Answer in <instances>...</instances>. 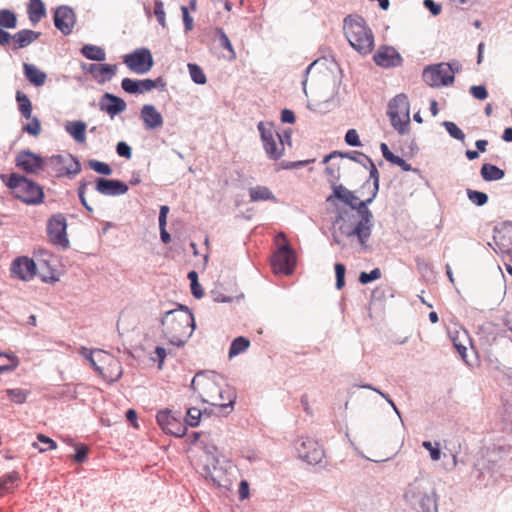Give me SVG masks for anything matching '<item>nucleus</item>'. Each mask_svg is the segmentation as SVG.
Wrapping results in <instances>:
<instances>
[{"instance_id":"50","label":"nucleus","mask_w":512,"mask_h":512,"mask_svg":"<svg viewBox=\"0 0 512 512\" xmlns=\"http://www.w3.org/2000/svg\"><path fill=\"white\" fill-rule=\"evenodd\" d=\"M345 272L346 268L342 263L335 264V274H336V287L337 289H342L345 285Z\"/></svg>"},{"instance_id":"37","label":"nucleus","mask_w":512,"mask_h":512,"mask_svg":"<svg viewBox=\"0 0 512 512\" xmlns=\"http://www.w3.org/2000/svg\"><path fill=\"white\" fill-rule=\"evenodd\" d=\"M17 26V17L15 13L10 10H0V27L12 29Z\"/></svg>"},{"instance_id":"29","label":"nucleus","mask_w":512,"mask_h":512,"mask_svg":"<svg viewBox=\"0 0 512 512\" xmlns=\"http://www.w3.org/2000/svg\"><path fill=\"white\" fill-rule=\"evenodd\" d=\"M29 20L33 25L38 24L46 16V7L42 0H29L27 7Z\"/></svg>"},{"instance_id":"38","label":"nucleus","mask_w":512,"mask_h":512,"mask_svg":"<svg viewBox=\"0 0 512 512\" xmlns=\"http://www.w3.org/2000/svg\"><path fill=\"white\" fill-rule=\"evenodd\" d=\"M217 35H218L219 46L226 49L229 53L227 58L229 60H234L236 58V53L233 49V46H232L228 36L226 35V33L223 31V29H217Z\"/></svg>"},{"instance_id":"1","label":"nucleus","mask_w":512,"mask_h":512,"mask_svg":"<svg viewBox=\"0 0 512 512\" xmlns=\"http://www.w3.org/2000/svg\"><path fill=\"white\" fill-rule=\"evenodd\" d=\"M191 387L204 402L218 409L219 414L226 415L233 410L236 393L228 385L221 386L215 378L197 374Z\"/></svg>"},{"instance_id":"55","label":"nucleus","mask_w":512,"mask_h":512,"mask_svg":"<svg viewBox=\"0 0 512 512\" xmlns=\"http://www.w3.org/2000/svg\"><path fill=\"white\" fill-rule=\"evenodd\" d=\"M470 93L471 95L478 99V100H484L488 96V92L485 86L483 85H475L470 87Z\"/></svg>"},{"instance_id":"21","label":"nucleus","mask_w":512,"mask_h":512,"mask_svg":"<svg viewBox=\"0 0 512 512\" xmlns=\"http://www.w3.org/2000/svg\"><path fill=\"white\" fill-rule=\"evenodd\" d=\"M67 223L62 215L53 216L47 225L48 236L52 243L66 246L68 239L66 235Z\"/></svg>"},{"instance_id":"28","label":"nucleus","mask_w":512,"mask_h":512,"mask_svg":"<svg viewBox=\"0 0 512 512\" xmlns=\"http://www.w3.org/2000/svg\"><path fill=\"white\" fill-rule=\"evenodd\" d=\"M23 70L27 80L34 86L39 87L45 84L47 75L36 66L24 63Z\"/></svg>"},{"instance_id":"12","label":"nucleus","mask_w":512,"mask_h":512,"mask_svg":"<svg viewBox=\"0 0 512 512\" xmlns=\"http://www.w3.org/2000/svg\"><path fill=\"white\" fill-rule=\"evenodd\" d=\"M266 154L272 160H278L284 154V143L281 136L272 127H265L263 122L258 124Z\"/></svg>"},{"instance_id":"41","label":"nucleus","mask_w":512,"mask_h":512,"mask_svg":"<svg viewBox=\"0 0 512 512\" xmlns=\"http://www.w3.org/2000/svg\"><path fill=\"white\" fill-rule=\"evenodd\" d=\"M467 196L477 206H483L488 202V196L484 192L467 189Z\"/></svg>"},{"instance_id":"39","label":"nucleus","mask_w":512,"mask_h":512,"mask_svg":"<svg viewBox=\"0 0 512 512\" xmlns=\"http://www.w3.org/2000/svg\"><path fill=\"white\" fill-rule=\"evenodd\" d=\"M18 473L11 472L0 479V493L8 492L18 481Z\"/></svg>"},{"instance_id":"15","label":"nucleus","mask_w":512,"mask_h":512,"mask_svg":"<svg viewBox=\"0 0 512 512\" xmlns=\"http://www.w3.org/2000/svg\"><path fill=\"white\" fill-rule=\"evenodd\" d=\"M37 272L36 263L27 256H20L14 259L10 266V273L13 278L22 281L32 280Z\"/></svg>"},{"instance_id":"64","label":"nucleus","mask_w":512,"mask_h":512,"mask_svg":"<svg viewBox=\"0 0 512 512\" xmlns=\"http://www.w3.org/2000/svg\"><path fill=\"white\" fill-rule=\"evenodd\" d=\"M424 4L434 15L439 14L441 11V7L435 4L433 0H425Z\"/></svg>"},{"instance_id":"19","label":"nucleus","mask_w":512,"mask_h":512,"mask_svg":"<svg viewBox=\"0 0 512 512\" xmlns=\"http://www.w3.org/2000/svg\"><path fill=\"white\" fill-rule=\"evenodd\" d=\"M297 451L299 457L309 464L319 463L324 456L323 449L319 443L312 438L302 439L297 447Z\"/></svg>"},{"instance_id":"31","label":"nucleus","mask_w":512,"mask_h":512,"mask_svg":"<svg viewBox=\"0 0 512 512\" xmlns=\"http://www.w3.org/2000/svg\"><path fill=\"white\" fill-rule=\"evenodd\" d=\"M65 129L69 135L73 137L78 143H85L86 141V124L83 121L68 122Z\"/></svg>"},{"instance_id":"11","label":"nucleus","mask_w":512,"mask_h":512,"mask_svg":"<svg viewBox=\"0 0 512 512\" xmlns=\"http://www.w3.org/2000/svg\"><path fill=\"white\" fill-rule=\"evenodd\" d=\"M46 168L57 177L74 176L81 171L79 161L69 153L51 156L47 159Z\"/></svg>"},{"instance_id":"16","label":"nucleus","mask_w":512,"mask_h":512,"mask_svg":"<svg viewBox=\"0 0 512 512\" xmlns=\"http://www.w3.org/2000/svg\"><path fill=\"white\" fill-rule=\"evenodd\" d=\"M157 422L161 429L167 433L176 437H182L186 434V425L174 415L171 411H160L156 416Z\"/></svg>"},{"instance_id":"45","label":"nucleus","mask_w":512,"mask_h":512,"mask_svg":"<svg viewBox=\"0 0 512 512\" xmlns=\"http://www.w3.org/2000/svg\"><path fill=\"white\" fill-rule=\"evenodd\" d=\"M381 270L379 268H375L369 273L367 272H361L359 276V282L361 284H368L372 281L378 280L381 278Z\"/></svg>"},{"instance_id":"61","label":"nucleus","mask_w":512,"mask_h":512,"mask_svg":"<svg viewBox=\"0 0 512 512\" xmlns=\"http://www.w3.org/2000/svg\"><path fill=\"white\" fill-rule=\"evenodd\" d=\"M168 212H169V207L168 206L163 205V206L160 207L159 227H166Z\"/></svg>"},{"instance_id":"54","label":"nucleus","mask_w":512,"mask_h":512,"mask_svg":"<svg viewBox=\"0 0 512 512\" xmlns=\"http://www.w3.org/2000/svg\"><path fill=\"white\" fill-rule=\"evenodd\" d=\"M7 394L15 403L21 404L26 401V393L21 389H10L7 391Z\"/></svg>"},{"instance_id":"18","label":"nucleus","mask_w":512,"mask_h":512,"mask_svg":"<svg viewBox=\"0 0 512 512\" xmlns=\"http://www.w3.org/2000/svg\"><path fill=\"white\" fill-rule=\"evenodd\" d=\"M333 194L328 197L327 201H332L333 198H337L349 205L353 209H357L359 213L365 212L367 203L371 202V199L366 201L360 200L352 191L346 189L342 185H333Z\"/></svg>"},{"instance_id":"2","label":"nucleus","mask_w":512,"mask_h":512,"mask_svg":"<svg viewBox=\"0 0 512 512\" xmlns=\"http://www.w3.org/2000/svg\"><path fill=\"white\" fill-rule=\"evenodd\" d=\"M161 324L164 336L175 346L184 345L195 329L194 316L184 307L166 312Z\"/></svg>"},{"instance_id":"63","label":"nucleus","mask_w":512,"mask_h":512,"mask_svg":"<svg viewBox=\"0 0 512 512\" xmlns=\"http://www.w3.org/2000/svg\"><path fill=\"white\" fill-rule=\"evenodd\" d=\"M249 496V485L246 481H241L239 485V497L240 499H246Z\"/></svg>"},{"instance_id":"56","label":"nucleus","mask_w":512,"mask_h":512,"mask_svg":"<svg viewBox=\"0 0 512 512\" xmlns=\"http://www.w3.org/2000/svg\"><path fill=\"white\" fill-rule=\"evenodd\" d=\"M345 141L350 146H360L361 145L358 133L355 129H350L347 131V133L345 135Z\"/></svg>"},{"instance_id":"22","label":"nucleus","mask_w":512,"mask_h":512,"mask_svg":"<svg viewBox=\"0 0 512 512\" xmlns=\"http://www.w3.org/2000/svg\"><path fill=\"white\" fill-rule=\"evenodd\" d=\"M373 59L378 66L384 68L396 67L402 63V57L398 51L389 46L380 47Z\"/></svg>"},{"instance_id":"57","label":"nucleus","mask_w":512,"mask_h":512,"mask_svg":"<svg viewBox=\"0 0 512 512\" xmlns=\"http://www.w3.org/2000/svg\"><path fill=\"white\" fill-rule=\"evenodd\" d=\"M117 154L121 157H125L130 159L132 156V151L130 146L125 142H119L116 146Z\"/></svg>"},{"instance_id":"5","label":"nucleus","mask_w":512,"mask_h":512,"mask_svg":"<svg viewBox=\"0 0 512 512\" xmlns=\"http://www.w3.org/2000/svg\"><path fill=\"white\" fill-rule=\"evenodd\" d=\"M343 28L348 42L360 54L367 55L373 50L374 36L362 17H346Z\"/></svg>"},{"instance_id":"35","label":"nucleus","mask_w":512,"mask_h":512,"mask_svg":"<svg viewBox=\"0 0 512 512\" xmlns=\"http://www.w3.org/2000/svg\"><path fill=\"white\" fill-rule=\"evenodd\" d=\"M16 100L21 115L26 119H30L32 115V104L28 96L21 91H17Z\"/></svg>"},{"instance_id":"42","label":"nucleus","mask_w":512,"mask_h":512,"mask_svg":"<svg viewBox=\"0 0 512 512\" xmlns=\"http://www.w3.org/2000/svg\"><path fill=\"white\" fill-rule=\"evenodd\" d=\"M162 82L161 78L157 80L143 79L138 80V94L149 92L157 87L158 83Z\"/></svg>"},{"instance_id":"26","label":"nucleus","mask_w":512,"mask_h":512,"mask_svg":"<svg viewBox=\"0 0 512 512\" xmlns=\"http://www.w3.org/2000/svg\"><path fill=\"white\" fill-rule=\"evenodd\" d=\"M101 109L113 117L114 115L119 114L126 109V103L123 99L113 94L106 93L103 96Z\"/></svg>"},{"instance_id":"23","label":"nucleus","mask_w":512,"mask_h":512,"mask_svg":"<svg viewBox=\"0 0 512 512\" xmlns=\"http://www.w3.org/2000/svg\"><path fill=\"white\" fill-rule=\"evenodd\" d=\"M96 190L107 196L123 195L128 191V186L119 180L99 178L96 181Z\"/></svg>"},{"instance_id":"60","label":"nucleus","mask_w":512,"mask_h":512,"mask_svg":"<svg viewBox=\"0 0 512 512\" xmlns=\"http://www.w3.org/2000/svg\"><path fill=\"white\" fill-rule=\"evenodd\" d=\"M389 162L401 167L404 171L410 170V165L403 158H401L400 156H397L395 154Z\"/></svg>"},{"instance_id":"14","label":"nucleus","mask_w":512,"mask_h":512,"mask_svg":"<svg viewBox=\"0 0 512 512\" xmlns=\"http://www.w3.org/2000/svg\"><path fill=\"white\" fill-rule=\"evenodd\" d=\"M125 65L136 74H145L151 70L154 61L150 50L139 48L123 57Z\"/></svg>"},{"instance_id":"62","label":"nucleus","mask_w":512,"mask_h":512,"mask_svg":"<svg viewBox=\"0 0 512 512\" xmlns=\"http://www.w3.org/2000/svg\"><path fill=\"white\" fill-rule=\"evenodd\" d=\"M281 121L284 123H294L295 122V115L293 111L289 109H284L281 112Z\"/></svg>"},{"instance_id":"9","label":"nucleus","mask_w":512,"mask_h":512,"mask_svg":"<svg viewBox=\"0 0 512 512\" xmlns=\"http://www.w3.org/2000/svg\"><path fill=\"white\" fill-rule=\"evenodd\" d=\"M387 115L392 127L401 135L410 131V103L404 93L397 94L388 103Z\"/></svg>"},{"instance_id":"7","label":"nucleus","mask_w":512,"mask_h":512,"mask_svg":"<svg viewBox=\"0 0 512 512\" xmlns=\"http://www.w3.org/2000/svg\"><path fill=\"white\" fill-rule=\"evenodd\" d=\"M372 213L365 209L361 214V219H358L354 214L348 216L347 219L340 218L336 221L339 233L345 237H357L362 247L367 248L366 242L371 235L372 227Z\"/></svg>"},{"instance_id":"3","label":"nucleus","mask_w":512,"mask_h":512,"mask_svg":"<svg viewBox=\"0 0 512 512\" xmlns=\"http://www.w3.org/2000/svg\"><path fill=\"white\" fill-rule=\"evenodd\" d=\"M216 447H212V451H204L197 460V468L206 478H210L218 487L230 490L236 476L231 465L224 467L219 464L214 452Z\"/></svg>"},{"instance_id":"32","label":"nucleus","mask_w":512,"mask_h":512,"mask_svg":"<svg viewBox=\"0 0 512 512\" xmlns=\"http://www.w3.org/2000/svg\"><path fill=\"white\" fill-rule=\"evenodd\" d=\"M250 199L253 202L257 201H275L276 198L271 192V190L266 186H256L252 187L249 190Z\"/></svg>"},{"instance_id":"36","label":"nucleus","mask_w":512,"mask_h":512,"mask_svg":"<svg viewBox=\"0 0 512 512\" xmlns=\"http://www.w3.org/2000/svg\"><path fill=\"white\" fill-rule=\"evenodd\" d=\"M250 346V341L245 337H237L235 338L229 349V357L232 358L237 356L240 353L245 352Z\"/></svg>"},{"instance_id":"17","label":"nucleus","mask_w":512,"mask_h":512,"mask_svg":"<svg viewBox=\"0 0 512 512\" xmlns=\"http://www.w3.org/2000/svg\"><path fill=\"white\" fill-rule=\"evenodd\" d=\"M16 166L31 174H38L46 168L47 160L31 151H21L16 156Z\"/></svg>"},{"instance_id":"58","label":"nucleus","mask_w":512,"mask_h":512,"mask_svg":"<svg viewBox=\"0 0 512 512\" xmlns=\"http://www.w3.org/2000/svg\"><path fill=\"white\" fill-rule=\"evenodd\" d=\"M88 454V448L86 446H79L74 455V460L78 463H82L86 460Z\"/></svg>"},{"instance_id":"4","label":"nucleus","mask_w":512,"mask_h":512,"mask_svg":"<svg viewBox=\"0 0 512 512\" xmlns=\"http://www.w3.org/2000/svg\"><path fill=\"white\" fill-rule=\"evenodd\" d=\"M404 498L416 512H436L437 500L431 483L423 479H416L410 483Z\"/></svg>"},{"instance_id":"30","label":"nucleus","mask_w":512,"mask_h":512,"mask_svg":"<svg viewBox=\"0 0 512 512\" xmlns=\"http://www.w3.org/2000/svg\"><path fill=\"white\" fill-rule=\"evenodd\" d=\"M40 36L39 32L24 29L17 32L13 37L15 49L24 48L37 40Z\"/></svg>"},{"instance_id":"10","label":"nucleus","mask_w":512,"mask_h":512,"mask_svg":"<svg viewBox=\"0 0 512 512\" xmlns=\"http://www.w3.org/2000/svg\"><path fill=\"white\" fill-rule=\"evenodd\" d=\"M278 239H282L278 250L271 258V264L275 273L292 274L296 266V256L290 248L288 241L283 233L278 234Z\"/></svg>"},{"instance_id":"53","label":"nucleus","mask_w":512,"mask_h":512,"mask_svg":"<svg viewBox=\"0 0 512 512\" xmlns=\"http://www.w3.org/2000/svg\"><path fill=\"white\" fill-rule=\"evenodd\" d=\"M422 446L430 452V457L433 461H438L440 459L441 451L438 443H436V446L434 447L430 441H424Z\"/></svg>"},{"instance_id":"48","label":"nucleus","mask_w":512,"mask_h":512,"mask_svg":"<svg viewBox=\"0 0 512 512\" xmlns=\"http://www.w3.org/2000/svg\"><path fill=\"white\" fill-rule=\"evenodd\" d=\"M154 14L157 18L158 23L162 27H166V18L164 11V4L161 0H155L154 2Z\"/></svg>"},{"instance_id":"40","label":"nucleus","mask_w":512,"mask_h":512,"mask_svg":"<svg viewBox=\"0 0 512 512\" xmlns=\"http://www.w3.org/2000/svg\"><path fill=\"white\" fill-rule=\"evenodd\" d=\"M188 69L190 76L195 83L201 85L206 83V76L200 66H198L197 64L189 63Z\"/></svg>"},{"instance_id":"43","label":"nucleus","mask_w":512,"mask_h":512,"mask_svg":"<svg viewBox=\"0 0 512 512\" xmlns=\"http://www.w3.org/2000/svg\"><path fill=\"white\" fill-rule=\"evenodd\" d=\"M88 165L91 169H93L99 174L110 175L112 173V169L107 163L100 162L97 160H90L88 162Z\"/></svg>"},{"instance_id":"44","label":"nucleus","mask_w":512,"mask_h":512,"mask_svg":"<svg viewBox=\"0 0 512 512\" xmlns=\"http://www.w3.org/2000/svg\"><path fill=\"white\" fill-rule=\"evenodd\" d=\"M16 366L17 363L14 358L9 357L6 354H0V373L11 371L15 369Z\"/></svg>"},{"instance_id":"33","label":"nucleus","mask_w":512,"mask_h":512,"mask_svg":"<svg viewBox=\"0 0 512 512\" xmlns=\"http://www.w3.org/2000/svg\"><path fill=\"white\" fill-rule=\"evenodd\" d=\"M504 175V171L495 165L485 163L481 167V176L485 181L500 180Z\"/></svg>"},{"instance_id":"24","label":"nucleus","mask_w":512,"mask_h":512,"mask_svg":"<svg viewBox=\"0 0 512 512\" xmlns=\"http://www.w3.org/2000/svg\"><path fill=\"white\" fill-rule=\"evenodd\" d=\"M140 117L146 130H154L163 126L164 120L160 112L151 105L145 104L141 108Z\"/></svg>"},{"instance_id":"25","label":"nucleus","mask_w":512,"mask_h":512,"mask_svg":"<svg viewBox=\"0 0 512 512\" xmlns=\"http://www.w3.org/2000/svg\"><path fill=\"white\" fill-rule=\"evenodd\" d=\"M115 64H90L87 71L99 82L109 81L117 72Z\"/></svg>"},{"instance_id":"51","label":"nucleus","mask_w":512,"mask_h":512,"mask_svg":"<svg viewBox=\"0 0 512 512\" xmlns=\"http://www.w3.org/2000/svg\"><path fill=\"white\" fill-rule=\"evenodd\" d=\"M122 89L130 94H138V80L124 78L121 82Z\"/></svg>"},{"instance_id":"59","label":"nucleus","mask_w":512,"mask_h":512,"mask_svg":"<svg viewBox=\"0 0 512 512\" xmlns=\"http://www.w3.org/2000/svg\"><path fill=\"white\" fill-rule=\"evenodd\" d=\"M181 12L186 30H191L193 26V19L190 17L187 7L182 6Z\"/></svg>"},{"instance_id":"47","label":"nucleus","mask_w":512,"mask_h":512,"mask_svg":"<svg viewBox=\"0 0 512 512\" xmlns=\"http://www.w3.org/2000/svg\"><path fill=\"white\" fill-rule=\"evenodd\" d=\"M444 126L451 137L457 140H464L465 134L454 122L445 121Z\"/></svg>"},{"instance_id":"27","label":"nucleus","mask_w":512,"mask_h":512,"mask_svg":"<svg viewBox=\"0 0 512 512\" xmlns=\"http://www.w3.org/2000/svg\"><path fill=\"white\" fill-rule=\"evenodd\" d=\"M337 157H343V154L334 151L331 154L325 156L323 159V163H329V165L326 167L325 173L328 177V181L332 184V186L336 185V182L340 179L341 176L340 164L332 162Z\"/></svg>"},{"instance_id":"13","label":"nucleus","mask_w":512,"mask_h":512,"mask_svg":"<svg viewBox=\"0 0 512 512\" xmlns=\"http://www.w3.org/2000/svg\"><path fill=\"white\" fill-rule=\"evenodd\" d=\"M423 79L431 87L447 86L454 82V72L449 64L440 63L425 68Z\"/></svg>"},{"instance_id":"20","label":"nucleus","mask_w":512,"mask_h":512,"mask_svg":"<svg viewBox=\"0 0 512 512\" xmlns=\"http://www.w3.org/2000/svg\"><path fill=\"white\" fill-rule=\"evenodd\" d=\"M54 24L63 35L71 34L76 24V15L73 9L68 6L58 7L54 13Z\"/></svg>"},{"instance_id":"46","label":"nucleus","mask_w":512,"mask_h":512,"mask_svg":"<svg viewBox=\"0 0 512 512\" xmlns=\"http://www.w3.org/2000/svg\"><path fill=\"white\" fill-rule=\"evenodd\" d=\"M23 131L32 136H38L41 132L40 121L36 117L31 116L30 122L23 127Z\"/></svg>"},{"instance_id":"52","label":"nucleus","mask_w":512,"mask_h":512,"mask_svg":"<svg viewBox=\"0 0 512 512\" xmlns=\"http://www.w3.org/2000/svg\"><path fill=\"white\" fill-rule=\"evenodd\" d=\"M200 416H201V412L199 409L189 408L187 411V418H186L187 424L192 427L197 426L199 424Z\"/></svg>"},{"instance_id":"8","label":"nucleus","mask_w":512,"mask_h":512,"mask_svg":"<svg viewBox=\"0 0 512 512\" xmlns=\"http://www.w3.org/2000/svg\"><path fill=\"white\" fill-rule=\"evenodd\" d=\"M6 184L15 196L26 204L36 205L43 202L42 187L24 176L13 173L9 176Z\"/></svg>"},{"instance_id":"49","label":"nucleus","mask_w":512,"mask_h":512,"mask_svg":"<svg viewBox=\"0 0 512 512\" xmlns=\"http://www.w3.org/2000/svg\"><path fill=\"white\" fill-rule=\"evenodd\" d=\"M37 439H38L41 443L48 444V447H47V448H39V447H38V444H37L36 442H34V443L32 444V446H33L34 448H38L40 452H45V451H47V450H54V449H56V448H57V444H56V442H55L53 439H51V438L47 437V436H46V435H44V434H38V435H37Z\"/></svg>"},{"instance_id":"6","label":"nucleus","mask_w":512,"mask_h":512,"mask_svg":"<svg viewBox=\"0 0 512 512\" xmlns=\"http://www.w3.org/2000/svg\"><path fill=\"white\" fill-rule=\"evenodd\" d=\"M82 354L87 357L95 371L107 382H115L122 375L120 361L113 355L103 351H89L83 348Z\"/></svg>"},{"instance_id":"34","label":"nucleus","mask_w":512,"mask_h":512,"mask_svg":"<svg viewBox=\"0 0 512 512\" xmlns=\"http://www.w3.org/2000/svg\"><path fill=\"white\" fill-rule=\"evenodd\" d=\"M81 53L84 57L94 61H104L106 53L104 49L96 45L86 44L81 48Z\"/></svg>"}]
</instances>
